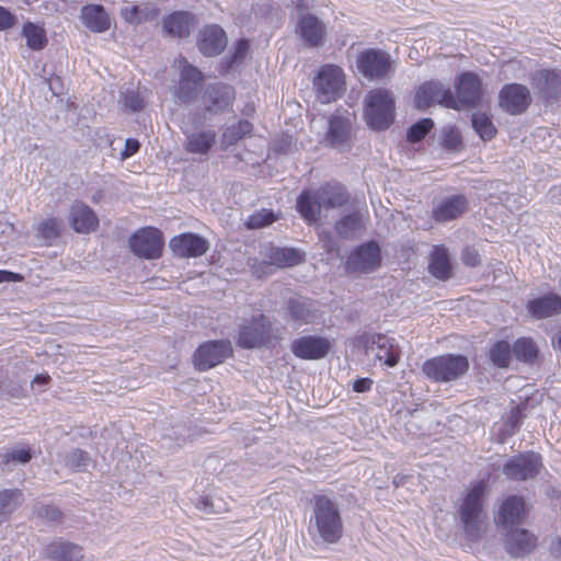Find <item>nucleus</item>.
Masks as SVG:
<instances>
[{
    "label": "nucleus",
    "instance_id": "1",
    "mask_svg": "<svg viewBox=\"0 0 561 561\" xmlns=\"http://www.w3.org/2000/svg\"><path fill=\"white\" fill-rule=\"evenodd\" d=\"M488 485L484 480L474 482L461 499L458 515L466 538L472 541L479 540L486 530L484 499Z\"/></svg>",
    "mask_w": 561,
    "mask_h": 561
},
{
    "label": "nucleus",
    "instance_id": "2",
    "mask_svg": "<svg viewBox=\"0 0 561 561\" xmlns=\"http://www.w3.org/2000/svg\"><path fill=\"white\" fill-rule=\"evenodd\" d=\"M313 523L320 538L329 543H336L344 534V524L337 504L324 494H314Z\"/></svg>",
    "mask_w": 561,
    "mask_h": 561
},
{
    "label": "nucleus",
    "instance_id": "3",
    "mask_svg": "<svg viewBox=\"0 0 561 561\" xmlns=\"http://www.w3.org/2000/svg\"><path fill=\"white\" fill-rule=\"evenodd\" d=\"M364 119L374 130L388 129L396 117V100L393 93L386 88L369 90L364 102Z\"/></svg>",
    "mask_w": 561,
    "mask_h": 561
},
{
    "label": "nucleus",
    "instance_id": "4",
    "mask_svg": "<svg viewBox=\"0 0 561 561\" xmlns=\"http://www.w3.org/2000/svg\"><path fill=\"white\" fill-rule=\"evenodd\" d=\"M470 364L461 354H443L426 359L422 365L424 376L438 383L453 382L463 377Z\"/></svg>",
    "mask_w": 561,
    "mask_h": 561
},
{
    "label": "nucleus",
    "instance_id": "5",
    "mask_svg": "<svg viewBox=\"0 0 561 561\" xmlns=\"http://www.w3.org/2000/svg\"><path fill=\"white\" fill-rule=\"evenodd\" d=\"M317 98L321 103H331L340 99L346 89V80L340 66L325 64L313 78Z\"/></svg>",
    "mask_w": 561,
    "mask_h": 561
},
{
    "label": "nucleus",
    "instance_id": "6",
    "mask_svg": "<svg viewBox=\"0 0 561 561\" xmlns=\"http://www.w3.org/2000/svg\"><path fill=\"white\" fill-rule=\"evenodd\" d=\"M456 93L450 91V98L447 100V108L463 110L477 106L482 98V83L479 76L471 71H466L457 76L455 80Z\"/></svg>",
    "mask_w": 561,
    "mask_h": 561
},
{
    "label": "nucleus",
    "instance_id": "7",
    "mask_svg": "<svg viewBox=\"0 0 561 561\" xmlns=\"http://www.w3.org/2000/svg\"><path fill=\"white\" fill-rule=\"evenodd\" d=\"M265 259L252 265V272L259 278L272 274V266L285 268L299 265L305 261V253L294 248L271 247L265 253Z\"/></svg>",
    "mask_w": 561,
    "mask_h": 561
},
{
    "label": "nucleus",
    "instance_id": "8",
    "mask_svg": "<svg viewBox=\"0 0 561 561\" xmlns=\"http://www.w3.org/2000/svg\"><path fill=\"white\" fill-rule=\"evenodd\" d=\"M233 355L229 340L207 341L201 344L193 354V364L198 371L209 370Z\"/></svg>",
    "mask_w": 561,
    "mask_h": 561
},
{
    "label": "nucleus",
    "instance_id": "9",
    "mask_svg": "<svg viewBox=\"0 0 561 561\" xmlns=\"http://www.w3.org/2000/svg\"><path fill=\"white\" fill-rule=\"evenodd\" d=\"M381 261L382 257L378 243L368 241L362 243L350 253L344 266L347 273L367 274L379 268Z\"/></svg>",
    "mask_w": 561,
    "mask_h": 561
},
{
    "label": "nucleus",
    "instance_id": "10",
    "mask_svg": "<svg viewBox=\"0 0 561 561\" xmlns=\"http://www.w3.org/2000/svg\"><path fill=\"white\" fill-rule=\"evenodd\" d=\"M542 468V457L535 451H526L511 457L503 466V473L510 480L534 479Z\"/></svg>",
    "mask_w": 561,
    "mask_h": 561
},
{
    "label": "nucleus",
    "instance_id": "11",
    "mask_svg": "<svg viewBox=\"0 0 561 561\" xmlns=\"http://www.w3.org/2000/svg\"><path fill=\"white\" fill-rule=\"evenodd\" d=\"M356 66L365 78L378 80L389 75L392 62L388 53L381 49L368 48L357 56Z\"/></svg>",
    "mask_w": 561,
    "mask_h": 561
},
{
    "label": "nucleus",
    "instance_id": "12",
    "mask_svg": "<svg viewBox=\"0 0 561 561\" xmlns=\"http://www.w3.org/2000/svg\"><path fill=\"white\" fill-rule=\"evenodd\" d=\"M129 245L139 257L157 259L161 255L163 249L162 233L151 227L139 229L130 237Z\"/></svg>",
    "mask_w": 561,
    "mask_h": 561
},
{
    "label": "nucleus",
    "instance_id": "13",
    "mask_svg": "<svg viewBox=\"0 0 561 561\" xmlns=\"http://www.w3.org/2000/svg\"><path fill=\"white\" fill-rule=\"evenodd\" d=\"M331 348V341L319 335H304L290 343L293 354L305 360L322 359L330 353Z\"/></svg>",
    "mask_w": 561,
    "mask_h": 561
},
{
    "label": "nucleus",
    "instance_id": "14",
    "mask_svg": "<svg viewBox=\"0 0 561 561\" xmlns=\"http://www.w3.org/2000/svg\"><path fill=\"white\" fill-rule=\"evenodd\" d=\"M500 106L511 115H519L527 111L531 95L526 85L519 83L505 84L499 94Z\"/></svg>",
    "mask_w": 561,
    "mask_h": 561
},
{
    "label": "nucleus",
    "instance_id": "15",
    "mask_svg": "<svg viewBox=\"0 0 561 561\" xmlns=\"http://www.w3.org/2000/svg\"><path fill=\"white\" fill-rule=\"evenodd\" d=\"M272 327L264 314L254 318L252 323L240 328L238 345L242 348H256L270 341Z\"/></svg>",
    "mask_w": 561,
    "mask_h": 561
},
{
    "label": "nucleus",
    "instance_id": "16",
    "mask_svg": "<svg viewBox=\"0 0 561 561\" xmlns=\"http://www.w3.org/2000/svg\"><path fill=\"white\" fill-rule=\"evenodd\" d=\"M352 131L353 123L350 116L336 111L329 118L325 141L329 146L336 149L350 148Z\"/></svg>",
    "mask_w": 561,
    "mask_h": 561
},
{
    "label": "nucleus",
    "instance_id": "17",
    "mask_svg": "<svg viewBox=\"0 0 561 561\" xmlns=\"http://www.w3.org/2000/svg\"><path fill=\"white\" fill-rule=\"evenodd\" d=\"M450 98V89L442 82L430 80L422 83L415 91L414 105L419 110H426L434 104L447 107V100Z\"/></svg>",
    "mask_w": 561,
    "mask_h": 561
},
{
    "label": "nucleus",
    "instance_id": "18",
    "mask_svg": "<svg viewBox=\"0 0 561 561\" xmlns=\"http://www.w3.org/2000/svg\"><path fill=\"white\" fill-rule=\"evenodd\" d=\"M527 518L525 501L522 496L510 495L500 504L494 522L503 528L522 524Z\"/></svg>",
    "mask_w": 561,
    "mask_h": 561
},
{
    "label": "nucleus",
    "instance_id": "19",
    "mask_svg": "<svg viewBox=\"0 0 561 561\" xmlns=\"http://www.w3.org/2000/svg\"><path fill=\"white\" fill-rule=\"evenodd\" d=\"M228 43L226 32L217 24L204 26L198 34L197 47L204 56H217Z\"/></svg>",
    "mask_w": 561,
    "mask_h": 561
},
{
    "label": "nucleus",
    "instance_id": "20",
    "mask_svg": "<svg viewBox=\"0 0 561 561\" xmlns=\"http://www.w3.org/2000/svg\"><path fill=\"white\" fill-rule=\"evenodd\" d=\"M234 96V89L231 85L210 84L204 93L205 110L211 113L225 112L231 108Z\"/></svg>",
    "mask_w": 561,
    "mask_h": 561
},
{
    "label": "nucleus",
    "instance_id": "21",
    "mask_svg": "<svg viewBox=\"0 0 561 561\" xmlns=\"http://www.w3.org/2000/svg\"><path fill=\"white\" fill-rule=\"evenodd\" d=\"M469 208V202L465 195H453L440 201L432 209V218L439 224L460 218Z\"/></svg>",
    "mask_w": 561,
    "mask_h": 561
},
{
    "label": "nucleus",
    "instance_id": "22",
    "mask_svg": "<svg viewBox=\"0 0 561 561\" xmlns=\"http://www.w3.org/2000/svg\"><path fill=\"white\" fill-rule=\"evenodd\" d=\"M68 221L77 233H90L99 226V219L93 209L83 202H75L69 209Z\"/></svg>",
    "mask_w": 561,
    "mask_h": 561
},
{
    "label": "nucleus",
    "instance_id": "23",
    "mask_svg": "<svg viewBox=\"0 0 561 561\" xmlns=\"http://www.w3.org/2000/svg\"><path fill=\"white\" fill-rule=\"evenodd\" d=\"M538 546V537L531 531L518 528L507 535L505 548L514 558H523L530 554Z\"/></svg>",
    "mask_w": 561,
    "mask_h": 561
},
{
    "label": "nucleus",
    "instance_id": "24",
    "mask_svg": "<svg viewBox=\"0 0 561 561\" xmlns=\"http://www.w3.org/2000/svg\"><path fill=\"white\" fill-rule=\"evenodd\" d=\"M297 32L310 47L320 46L327 35L325 25L314 14H301L298 16Z\"/></svg>",
    "mask_w": 561,
    "mask_h": 561
},
{
    "label": "nucleus",
    "instance_id": "25",
    "mask_svg": "<svg viewBox=\"0 0 561 561\" xmlns=\"http://www.w3.org/2000/svg\"><path fill=\"white\" fill-rule=\"evenodd\" d=\"M204 81L203 73L192 65H184L181 68L178 82V98L183 102L194 100L202 89Z\"/></svg>",
    "mask_w": 561,
    "mask_h": 561
},
{
    "label": "nucleus",
    "instance_id": "26",
    "mask_svg": "<svg viewBox=\"0 0 561 561\" xmlns=\"http://www.w3.org/2000/svg\"><path fill=\"white\" fill-rule=\"evenodd\" d=\"M526 309L535 319H547L561 314V296L551 291L547 293L528 300Z\"/></svg>",
    "mask_w": 561,
    "mask_h": 561
},
{
    "label": "nucleus",
    "instance_id": "27",
    "mask_svg": "<svg viewBox=\"0 0 561 561\" xmlns=\"http://www.w3.org/2000/svg\"><path fill=\"white\" fill-rule=\"evenodd\" d=\"M531 82L540 94L553 98L561 89V70L540 69L533 75Z\"/></svg>",
    "mask_w": 561,
    "mask_h": 561
},
{
    "label": "nucleus",
    "instance_id": "28",
    "mask_svg": "<svg viewBox=\"0 0 561 561\" xmlns=\"http://www.w3.org/2000/svg\"><path fill=\"white\" fill-rule=\"evenodd\" d=\"M209 249V242L204 237L187 232L178 236V256L199 257Z\"/></svg>",
    "mask_w": 561,
    "mask_h": 561
},
{
    "label": "nucleus",
    "instance_id": "29",
    "mask_svg": "<svg viewBox=\"0 0 561 561\" xmlns=\"http://www.w3.org/2000/svg\"><path fill=\"white\" fill-rule=\"evenodd\" d=\"M317 198L324 208H335L346 205L350 194L340 183H325L318 190Z\"/></svg>",
    "mask_w": 561,
    "mask_h": 561
},
{
    "label": "nucleus",
    "instance_id": "30",
    "mask_svg": "<svg viewBox=\"0 0 561 561\" xmlns=\"http://www.w3.org/2000/svg\"><path fill=\"white\" fill-rule=\"evenodd\" d=\"M428 271L440 280H447L451 276V264L447 248L434 245L430 255Z\"/></svg>",
    "mask_w": 561,
    "mask_h": 561
},
{
    "label": "nucleus",
    "instance_id": "31",
    "mask_svg": "<svg viewBox=\"0 0 561 561\" xmlns=\"http://www.w3.org/2000/svg\"><path fill=\"white\" fill-rule=\"evenodd\" d=\"M82 23L92 32H104L110 27V18L104 8L99 4L85 5L80 15Z\"/></svg>",
    "mask_w": 561,
    "mask_h": 561
},
{
    "label": "nucleus",
    "instance_id": "32",
    "mask_svg": "<svg viewBox=\"0 0 561 561\" xmlns=\"http://www.w3.org/2000/svg\"><path fill=\"white\" fill-rule=\"evenodd\" d=\"M46 554L53 561H80L83 558L79 545L64 540L51 542L46 548Z\"/></svg>",
    "mask_w": 561,
    "mask_h": 561
},
{
    "label": "nucleus",
    "instance_id": "33",
    "mask_svg": "<svg viewBox=\"0 0 561 561\" xmlns=\"http://www.w3.org/2000/svg\"><path fill=\"white\" fill-rule=\"evenodd\" d=\"M376 344V359L383 362L388 367H394L400 359V351L393 344V340L386 335H378L375 341Z\"/></svg>",
    "mask_w": 561,
    "mask_h": 561
},
{
    "label": "nucleus",
    "instance_id": "34",
    "mask_svg": "<svg viewBox=\"0 0 561 561\" xmlns=\"http://www.w3.org/2000/svg\"><path fill=\"white\" fill-rule=\"evenodd\" d=\"M321 206L320 201H314L309 191H302L297 198V211L308 225L318 220Z\"/></svg>",
    "mask_w": 561,
    "mask_h": 561
},
{
    "label": "nucleus",
    "instance_id": "35",
    "mask_svg": "<svg viewBox=\"0 0 561 561\" xmlns=\"http://www.w3.org/2000/svg\"><path fill=\"white\" fill-rule=\"evenodd\" d=\"M24 501L23 492L19 489H5L0 491V524L7 522L12 513Z\"/></svg>",
    "mask_w": 561,
    "mask_h": 561
},
{
    "label": "nucleus",
    "instance_id": "36",
    "mask_svg": "<svg viewBox=\"0 0 561 561\" xmlns=\"http://www.w3.org/2000/svg\"><path fill=\"white\" fill-rule=\"evenodd\" d=\"M287 308L293 320L300 323H311L313 321L314 312L310 299L290 298Z\"/></svg>",
    "mask_w": 561,
    "mask_h": 561
},
{
    "label": "nucleus",
    "instance_id": "37",
    "mask_svg": "<svg viewBox=\"0 0 561 561\" xmlns=\"http://www.w3.org/2000/svg\"><path fill=\"white\" fill-rule=\"evenodd\" d=\"M215 142L216 133L207 130L188 136L185 147L190 152L204 154L208 152Z\"/></svg>",
    "mask_w": 561,
    "mask_h": 561
},
{
    "label": "nucleus",
    "instance_id": "38",
    "mask_svg": "<svg viewBox=\"0 0 561 561\" xmlns=\"http://www.w3.org/2000/svg\"><path fill=\"white\" fill-rule=\"evenodd\" d=\"M491 363L499 368H507L512 358V346L505 340L493 343L489 350Z\"/></svg>",
    "mask_w": 561,
    "mask_h": 561
},
{
    "label": "nucleus",
    "instance_id": "39",
    "mask_svg": "<svg viewBox=\"0 0 561 561\" xmlns=\"http://www.w3.org/2000/svg\"><path fill=\"white\" fill-rule=\"evenodd\" d=\"M515 357L525 363L533 364L538 357V347L531 337H519L514 342Z\"/></svg>",
    "mask_w": 561,
    "mask_h": 561
},
{
    "label": "nucleus",
    "instance_id": "40",
    "mask_svg": "<svg viewBox=\"0 0 561 561\" xmlns=\"http://www.w3.org/2000/svg\"><path fill=\"white\" fill-rule=\"evenodd\" d=\"M22 34L26 39L27 47L33 50H42L47 45L45 30L34 23H25Z\"/></svg>",
    "mask_w": 561,
    "mask_h": 561
},
{
    "label": "nucleus",
    "instance_id": "41",
    "mask_svg": "<svg viewBox=\"0 0 561 561\" xmlns=\"http://www.w3.org/2000/svg\"><path fill=\"white\" fill-rule=\"evenodd\" d=\"M472 127L483 141L492 140L497 133L492 119L484 113L473 114Z\"/></svg>",
    "mask_w": 561,
    "mask_h": 561
},
{
    "label": "nucleus",
    "instance_id": "42",
    "mask_svg": "<svg viewBox=\"0 0 561 561\" xmlns=\"http://www.w3.org/2000/svg\"><path fill=\"white\" fill-rule=\"evenodd\" d=\"M253 130V125L245 119L239 121L236 125L228 127L222 134V141L226 146H231L242 139L244 136L250 135Z\"/></svg>",
    "mask_w": 561,
    "mask_h": 561
},
{
    "label": "nucleus",
    "instance_id": "43",
    "mask_svg": "<svg viewBox=\"0 0 561 561\" xmlns=\"http://www.w3.org/2000/svg\"><path fill=\"white\" fill-rule=\"evenodd\" d=\"M278 220V216L271 209L262 208L251 214L244 225L248 229H261Z\"/></svg>",
    "mask_w": 561,
    "mask_h": 561
},
{
    "label": "nucleus",
    "instance_id": "44",
    "mask_svg": "<svg viewBox=\"0 0 561 561\" xmlns=\"http://www.w3.org/2000/svg\"><path fill=\"white\" fill-rule=\"evenodd\" d=\"M362 215L358 211H354L343 216L336 221L335 230L341 237L347 238L357 229L362 228Z\"/></svg>",
    "mask_w": 561,
    "mask_h": 561
},
{
    "label": "nucleus",
    "instance_id": "45",
    "mask_svg": "<svg viewBox=\"0 0 561 561\" xmlns=\"http://www.w3.org/2000/svg\"><path fill=\"white\" fill-rule=\"evenodd\" d=\"M442 147L448 151L460 152L463 149L462 136L456 126H447L442 133Z\"/></svg>",
    "mask_w": 561,
    "mask_h": 561
},
{
    "label": "nucleus",
    "instance_id": "46",
    "mask_svg": "<svg viewBox=\"0 0 561 561\" xmlns=\"http://www.w3.org/2000/svg\"><path fill=\"white\" fill-rule=\"evenodd\" d=\"M64 463L73 471H84L90 463V456L80 448H73L64 457Z\"/></svg>",
    "mask_w": 561,
    "mask_h": 561
},
{
    "label": "nucleus",
    "instance_id": "47",
    "mask_svg": "<svg viewBox=\"0 0 561 561\" xmlns=\"http://www.w3.org/2000/svg\"><path fill=\"white\" fill-rule=\"evenodd\" d=\"M32 454L30 448L13 447L0 455V463L8 466L10 463H26L31 460Z\"/></svg>",
    "mask_w": 561,
    "mask_h": 561
},
{
    "label": "nucleus",
    "instance_id": "48",
    "mask_svg": "<svg viewBox=\"0 0 561 561\" xmlns=\"http://www.w3.org/2000/svg\"><path fill=\"white\" fill-rule=\"evenodd\" d=\"M434 127V122L431 118H422L413 124L407 133V139L414 144L425 138L430 130Z\"/></svg>",
    "mask_w": 561,
    "mask_h": 561
},
{
    "label": "nucleus",
    "instance_id": "49",
    "mask_svg": "<svg viewBox=\"0 0 561 561\" xmlns=\"http://www.w3.org/2000/svg\"><path fill=\"white\" fill-rule=\"evenodd\" d=\"M33 514L48 523H59L62 518V513L58 507L43 503L34 504Z\"/></svg>",
    "mask_w": 561,
    "mask_h": 561
},
{
    "label": "nucleus",
    "instance_id": "50",
    "mask_svg": "<svg viewBox=\"0 0 561 561\" xmlns=\"http://www.w3.org/2000/svg\"><path fill=\"white\" fill-rule=\"evenodd\" d=\"M61 221L57 218H49L41 222L37 227L38 236L46 241H51L59 237Z\"/></svg>",
    "mask_w": 561,
    "mask_h": 561
},
{
    "label": "nucleus",
    "instance_id": "51",
    "mask_svg": "<svg viewBox=\"0 0 561 561\" xmlns=\"http://www.w3.org/2000/svg\"><path fill=\"white\" fill-rule=\"evenodd\" d=\"M152 12L147 8H140L139 5L125 7L121 10V15L128 23L139 24L150 18Z\"/></svg>",
    "mask_w": 561,
    "mask_h": 561
},
{
    "label": "nucleus",
    "instance_id": "52",
    "mask_svg": "<svg viewBox=\"0 0 561 561\" xmlns=\"http://www.w3.org/2000/svg\"><path fill=\"white\" fill-rule=\"evenodd\" d=\"M119 101L126 108H129L131 112H140L145 107L144 98L138 91L135 90H127L126 92L122 93Z\"/></svg>",
    "mask_w": 561,
    "mask_h": 561
},
{
    "label": "nucleus",
    "instance_id": "53",
    "mask_svg": "<svg viewBox=\"0 0 561 561\" xmlns=\"http://www.w3.org/2000/svg\"><path fill=\"white\" fill-rule=\"evenodd\" d=\"M249 48H250V46H249V42L247 39H244V38L239 39L236 43L233 53L228 61V67L230 68L233 65L242 62L249 54Z\"/></svg>",
    "mask_w": 561,
    "mask_h": 561
},
{
    "label": "nucleus",
    "instance_id": "54",
    "mask_svg": "<svg viewBox=\"0 0 561 561\" xmlns=\"http://www.w3.org/2000/svg\"><path fill=\"white\" fill-rule=\"evenodd\" d=\"M194 23V16L187 12L178 11V37L190 35V26Z\"/></svg>",
    "mask_w": 561,
    "mask_h": 561
},
{
    "label": "nucleus",
    "instance_id": "55",
    "mask_svg": "<svg viewBox=\"0 0 561 561\" xmlns=\"http://www.w3.org/2000/svg\"><path fill=\"white\" fill-rule=\"evenodd\" d=\"M461 260L465 265L474 267L480 264V254L474 248L467 247L462 251Z\"/></svg>",
    "mask_w": 561,
    "mask_h": 561
},
{
    "label": "nucleus",
    "instance_id": "56",
    "mask_svg": "<svg viewBox=\"0 0 561 561\" xmlns=\"http://www.w3.org/2000/svg\"><path fill=\"white\" fill-rule=\"evenodd\" d=\"M140 148V142L137 140V139H134V138H128L125 140V148L124 150L121 152V158L123 160L131 157L133 154H135Z\"/></svg>",
    "mask_w": 561,
    "mask_h": 561
},
{
    "label": "nucleus",
    "instance_id": "57",
    "mask_svg": "<svg viewBox=\"0 0 561 561\" xmlns=\"http://www.w3.org/2000/svg\"><path fill=\"white\" fill-rule=\"evenodd\" d=\"M373 385H374L373 379H370L368 377H364V378H358V379L354 380L352 388H353V391H355L357 393H363V392L370 391L373 388Z\"/></svg>",
    "mask_w": 561,
    "mask_h": 561
},
{
    "label": "nucleus",
    "instance_id": "58",
    "mask_svg": "<svg viewBox=\"0 0 561 561\" xmlns=\"http://www.w3.org/2000/svg\"><path fill=\"white\" fill-rule=\"evenodd\" d=\"M15 22V16L3 7H0V30L10 28Z\"/></svg>",
    "mask_w": 561,
    "mask_h": 561
},
{
    "label": "nucleus",
    "instance_id": "59",
    "mask_svg": "<svg viewBox=\"0 0 561 561\" xmlns=\"http://www.w3.org/2000/svg\"><path fill=\"white\" fill-rule=\"evenodd\" d=\"M162 33L165 36L173 37L175 35V13L169 14L162 24Z\"/></svg>",
    "mask_w": 561,
    "mask_h": 561
},
{
    "label": "nucleus",
    "instance_id": "60",
    "mask_svg": "<svg viewBox=\"0 0 561 561\" xmlns=\"http://www.w3.org/2000/svg\"><path fill=\"white\" fill-rule=\"evenodd\" d=\"M22 276L18 273L0 270V283L20 282Z\"/></svg>",
    "mask_w": 561,
    "mask_h": 561
},
{
    "label": "nucleus",
    "instance_id": "61",
    "mask_svg": "<svg viewBox=\"0 0 561 561\" xmlns=\"http://www.w3.org/2000/svg\"><path fill=\"white\" fill-rule=\"evenodd\" d=\"M196 507L198 510H202V511H205V512H213V510H211V507H213L211 501L207 496L202 497L201 500H198V502L196 504Z\"/></svg>",
    "mask_w": 561,
    "mask_h": 561
},
{
    "label": "nucleus",
    "instance_id": "62",
    "mask_svg": "<svg viewBox=\"0 0 561 561\" xmlns=\"http://www.w3.org/2000/svg\"><path fill=\"white\" fill-rule=\"evenodd\" d=\"M295 7H296V10L299 14V16L301 14H310L308 12L309 10V4H308V1L307 0H297L296 3H295Z\"/></svg>",
    "mask_w": 561,
    "mask_h": 561
},
{
    "label": "nucleus",
    "instance_id": "63",
    "mask_svg": "<svg viewBox=\"0 0 561 561\" xmlns=\"http://www.w3.org/2000/svg\"><path fill=\"white\" fill-rule=\"evenodd\" d=\"M551 553L561 559V537H558L550 547Z\"/></svg>",
    "mask_w": 561,
    "mask_h": 561
},
{
    "label": "nucleus",
    "instance_id": "64",
    "mask_svg": "<svg viewBox=\"0 0 561 561\" xmlns=\"http://www.w3.org/2000/svg\"><path fill=\"white\" fill-rule=\"evenodd\" d=\"M50 380V377L48 375H36L33 379L34 385H47Z\"/></svg>",
    "mask_w": 561,
    "mask_h": 561
}]
</instances>
